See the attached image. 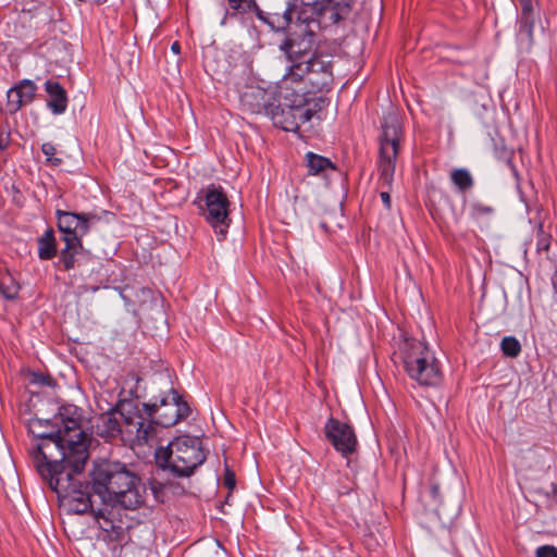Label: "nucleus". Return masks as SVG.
<instances>
[{
	"label": "nucleus",
	"instance_id": "obj_1",
	"mask_svg": "<svg viewBox=\"0 0 557 557\" xmlns=\"http://www.w3.org/2000/svg\"><path fill=\"white\" fill-rule=\"evenodd\" d=\"M28 426L40 440L32 453L37 472L70 512L85 513L91 506L83 491L89 450L81 410L74 405L61 406L50 432H39L41 419L30 420Z\"/></svg>",
	"mask_w": 557,
	"mask_h": 557
},
{
	"label": "nucleus",
	"instance_id": "obj_2",
	"mask_svg": "<svg viewBox=\"0 0 557 557\" xmlns=\"http://www.w3.org/2000/svg\"><path fill=\"white\" fill-rule=\"evenodd\" d=\"M91 488L84 481L83 491L91 506V512L99 528L119 537L124 531L120 508L135 510L145 503L146 487L141 480L121 462L102 461L91 472Z\"/></svg>",
	"mask_w": 557,
	"mask_h": 557
},
{
	"label": "nucleus",
	"instance_id": "obj_3",
	"mask_svg": "<svg viewBox=\"0 0 557 557\" xmlns=\"http://www.w3.org/2000/svg\"><path fill=\"white\" fill-rule=\"evenodd\" d=\"M207 459L198 437L182 435L156 451V463L176 478H188Z\"/></svg>",
	"mask_w": 557,
	"mask_h": 557
},
{
	"label": "nucleus",
	"instance_id": "obj_4",
	"mask_svg": "<svg viewBox=\"0 0 557 557\" xmlns=\"http://www.w3.org/2000/svg\"><path fill=\"white\" fill-rule=\"evenodd\" d=\"M403 359L408 375L420 385L435 386L441 383L440 363L425 342L407 339L403 347Z\"/></svg>",
	"mask_w": 557,
	"mask_h": 557
},
{
	"label": "nucleus",
	"instance_id": "obj_5",
	"mask_svg": "<svg viewBox=\"0 0 557 557\" xmlns=\"http://www.w3.org/2000/svg\"><path fill=\"white\" fill-rule=\"evenodd\" d=\"M403 129L399 116L395 111L387 112L382 120V134L380 136L379 168L381 178L386 184L393 181L396 159L400 149Z\"/></svg>",
	"mask_w": 557,
	"mask_h": 557
},
{
	"label": "nucleus",
	"instance_id": "obj_6",
	"mask_svg": "<svg viewBox=\"0 0 557 557\" xmlns=\"http://www.w3.org/2000/svg\"><path fill=\"white\" fill-rule=\"evenodd\" d=\"M143 406L146 414L152 420V424H159L163 428L175 425L190 413L188 404L182 399L173 387L169 388L166 395L161 394L156 397L153 403L143 404Z\"/></svg>",
	"mask_w": 557,
	"mask_h": 557
},
{
	"label": "nucleus",
	"instance_id": "obj_7",
	"mask_svg": "<svg viewBox=\"0 0 557 557\" xmlns=\"http://www.w3.org/2000/svg\"><path fill=\"white\" fill-rule=\"evenodd\" d=\"M307 77L313 88L323 89L333 81L332 63L327 55L313 54L306 61L296 62L289 66V72L284 76V83Z\"/></svg>",
	"mask_w": 557,
	"mask_h": 557
},
{
	"label": "nucleus",
	"instance_id": "obj_8",
	"mask_svg": "<svg viewBox=\"0 0 557 557\" xmlns=\"http://www.w3.org/2000/svg\"><path fill=\"white\" fill-rule=\"evenodd\" d=\"M121 410L122 428L120 438L124 443L144 445L156 435V428L152 422H146V419L132 401H121Z\"/></svg>",
	"mask_w": 557,
	"mask_h": 557
},
{
	"label": "nucleus",
	"instance_id": "obj_9",
	"mask_svg": "<svg viewBox=\"0 0 557 557\" xmlns=\"http://www.w3.org/2000/svg\"><path fill=\"white\" fill-rule=\"evenodd\" d=\"M200 201L205 202L206 220L215 228L216 233L224 236L228 226L230 201L223 188L213 184L207 186L197 195L195 202Z\"/></svg>",
	"mask_w": 557,
	"mask_h": 557
},
{
	"label": "nucleus",
	"instance_id": "obj_10",
	"mask_svg": "<svg viewBox=\"0 0 557 557\" xmlns=\"http://www.w3.org/2000/svg\"><path fill=\"white\" fill-rule=\"evenodd\" d=\"M314 37L315 34L310 28V24L299 22L295 24L280 48L285 52L292 64L302 62L300 59L311 51Z\"/></svg>",
	"mask_w": 557,
	"mask_h": 557
},
{
	"label": "nucleus",
	"instance_id": "obj_11",
	"mask_svg": "<svg viewBox=\"0 0 557 557\" xmlns=\"http://www.w3.org/2000/svg\"><path fill=\"white\" fill-rule=\"evenodd\" d=\"M315 18L322 28H327L345 21L351 13L352 0H318L312 7Z\"/></svg>",
	"mask_w": 557,
	"mask_h": 557
},
{
	"label": "nucleus",
	"instance_id": "obj_12",
	"mask_svg": "<svg viewBox=\"0 0 557 557\" xmlns=\"http://www.w3.org/2000/svg\"><path fill=\"white\" fill-rule=\"evenodd\" d=\"M324 434L326 440L343 457H348L356 451L358 445L357 436L348 423L331 417L324 425Z\"/></svg>",
	"mask_w": 557,
	"mask_h": 557
},
{
	"label": "nucleus",
	"instance_id": "obj_13",
	"mask_svg": "<svg viewBox=\"0 0 557 557\" xmlns=\"http://www.w3.org/2000/svg\"><path fill=\"white\" fill-rule=\"evenodd\" d=\"M58 227L63 233V240L71 237L79 238L86 235L91 225L100 221L97 213H74L63 210H57Z\"/></svg>",
	"mask_w": 557,
	"mask_h": 557
},
{
	"label": "nucleus",
	"instance_id": "obj_14",
	"mask_svg": "<svg viewBox=\"0 0 557 557\" xmlns=\"http://www.w3.org/2000/svg\"><path fill=\"white\" fill-rule=\"evenodd\" d=\"M37 91L36 84L30 79H23L7 92V108L11 114L20 111L24 106L32 103Z\"/></svg>",
	"mask_w": 557,
	"mask_h": 557
},
{
	"label": "nucleus",
	"instance_id": "obj_15",
	"mask_svg": "<svg viewBox=\"0 0 557 557\" xmlns=\"http://www.w3.org/2000/svg\"><path fill=\"white\" fill-rule=\"evenodd\" d=\"M120 413H122L121 401L116 407L100 414L96 424L99 436L107 441L120 437L122 428V416Z\"/></svg>",
	"mask_w": 557,
	"mask_h": 557
},
{
	"label": "nucleus",
	"instance_id": "obj_16",
	"mask_svg": "<svg viewBox=\"0 0 557 557\" xmlns=\"http://www.w3.org/2000/svg\"><path fill=\"white\" fill-rule=\"evenodd\" d=\"M240 99L243 104L252 113L260 114L264 112L268 114L272 110V94L262 88H250L242 95Z\"/></svg>",
	"mask_w": 557,
	"mask_h": 557
},
{
	"label": "nucleus",
	"instance_id": "obj_17",
	"mask_svg": "<svg viewBox=\"0 0 557 557\" xmlns=\"http://www.w3.org/2000/svg\"><path fill=\"white\" fill-rule=\"evenodd\" d=\"M45 90L48 94L47 107L55 114H63L67 109V94L61 84L54 79L45 83Z\"/></svg>",
	"mask_w": 557,
	"mask_h": 557
},
{
	"label": "nucleus",
	"instance_id": "obj_18",
	"mask_svg": "<svg viewBox=\"0 0 557 557\" xmlns=\"http://www.w3.org/2000/svg\"><path fill=\"white\" fill-rule=\"evenodd\" d=\"M287 114L288 116H292L290 121H282L283 129L286 132H297L300 126L307 122H309L314 112L302 106H290L287 107V111L283 112V115Z\"/></svg>",
	"mask_w": 557,
	"mask_h": 557
},
{
	"label": "nucleus",
	"instance_id": "obj_19",
	"mask_svg": "<svg viewBox=\"0 0 557 557\" xmlns=\"http://www.w3.org/2000/svg\"><path fill=\"white\" fill-rule=\"evenodd\" d=\"M536 0H520L521 17L519 33L532 39L534 27V8Z\"/></svg>",
	"mask_w": 557,
	"mask_h": 557
},
{
	"label": "nucleus",
	"instance_id": "obj_20",
	"mask_svg": "<svg viewBox=\"0 0 557 557\" xmlns=\"http://www.w3.org/2000/svg\"><path fill=\"white\" fill-rule=\"evenodd\" d=\"M65 246L61 250L60 262L63 264L65 270H70L74 268L75 264V255H77L82 249V242L79 238L71 237L70 239L64 240Z\"/></svg>",
	"mask_w": 557,
	"mask_h": 557
},
{
	"label": "nucleus",
	"instance_id": "obj_21",
	"mask_svg": "<svg viewBox=\"0 0 557 557\" xmlns=\"http://www.w3.org/2000/svg\"><path fill=\"white\" fill-rule=\"evenodd\" d=\"M295 9L284 7L282 14H273L263 21L275 32L285 30L292 23V13Z\"/></svg>",
	"mask_w": 557,
	"mask_h": 557
},
{
	"label": "nucleus",
	"instance_id": "obj_22",
	"mask_svg": "<svg viewBox=\"0 0 557 557\" xmlns=\"http://www.w3.org/2000/svg\"><path fill=\"white\" fill-rule=\"evenodd\" d=\"M306 158L309 173L312 175H317L326 169H335L331 160L325 157L308 152Z\"/></svg>",
	"mask_w": 557,
	"mask_h": 557
},
{
	"label": "nucleus",
	"instance_id": "obj_23",
	"mask_svg": "<svg viewBox=\"0 0 557 557\" xmlns=\"http://www.w3.org/2000/svg\"><path fill=\"white\" fill-rule=\"evenodd\" d=\"M450 180L461 191L472 188L474 182L471 173L467 169H455L450 173Z\"/></svg>",
	"mask_w": 557,
	"mask_h": 557
},
{
	"label": "nucleus",
	"instance_id": "obj_24",
	"mask_svg": "<svg viewBox=\"0 0 557 557\" xmlns=\"http://www.w3.org/2000/svg\"><path fill=\"white\" fill-rule=\"evenodd\" d=\"M38 255L42 260H50L55 255L54 238L52 232L45 233L38 240Z\"/></svg>",
	"mask_w": 557,
	"mask_h": 557
},
{
	"label": "nucleus",
	"instance_id": "obj_25",
	"mask_svg": "<svg viewBox=\"0 0 557 557\" xmlns=\"http://www.w3.org/2000/svg\"><path fill=\"white\" fill-rule=\"evenodd\" d=\"M20 285L13 280L10 274H5L0 278V292L7 299H14L17 297Z\"/></svg>",
	"mask_w": 557,
	"mask_h": 557
},
{
	"label": "nucleus",
	"instance_id": "obj_26",
	"mask_svg": "<svg viewBox=\"0 0 557 557\" xmlns=\"http://www.w3.org/2000/svg\"><path fill=\"white\" fill-rule=\"evenodd\" d=\"M500 349L506 357L516 358L521 352V345L513 336H506L500 343Z\"/></svg>",
	"mask_w": 557,
	"mask_h": 557
},
{
	"label": "nucleus",
	"instance_id": "obj_27",
	"mask_svg": "<svg viewBox=\"0 0 557 557\" xmlns=\"http://www.w3.org/2000/svg\"><path fill=\"white\" fill-rule=\"evenodd\" d=\"M228 8L236 13H246L255 8L257 3L255 0H226Z\"/></svg>",
	"mask_w": 557,
	"mask_h": 557
},
{
	"label": "nucleus",
	"instance_id": "obj_28",
	"mask_svg": "<svg viewBox=\"0 0 557 557\" xmlns=\"http://www.w3.org/2000/svg\"><path fill=\"white\" fill-rule=\"evenodd\" d=\"M41 151L46 156L47 161L53 165H60L62 163V159L57 158V148L51 143H45L41 145Z\"/></svg>",
	"mask_w": 557,
	"mask_h": 557
},
{
	"label": "nucleus",
	"instance_id": "obj_29",
	"mask_svg": "<svg viewBox=\"0 0 557 557\" xmlns=\"http://www.w3.org/2000/svg\"><path fill=\"white\" fill-rule=\"evenodd\" d=\"M471 210H472L473 216H475V218H481L483 215H490L494 212V209L491 206H487V205H484L481 202L473 203L471 207Z\"/></svg>",
	"mask_w": 557,
	"mask_h": 557
},
{
	"label": "nucleus",
	"instance_id": "obj_30",
	"mask_svg": "<svg viewBox=\"0 0 557 557\" xmlns=\"http://www.w3.org/2000/svg\"><path fill=\"white\" fill-rule=\"evenodd\" d=\"M278 107L276 108V111L273 112V110L270 111V113L273 114V121H274V124L280 126L282 129H283V124H282V121H290L292 120V116H288L287 114L283 115V112L284 111H287V108H282L278 112Z\"/></svg>",
	"mask_w": 557,
	"mask_h": 557
},
{
	"label": "nucleus",
	"instance_id": "obj_31",
	"mask_svg": "<svg viewBox=\"0 0 557 557\" xmlns=\"http://www.w3.org/2000/svg\"><path fill=\"white\" fill-rule=\"evenodd\" d=\"M536 557H557V549L550 545L540 546L536 549Z\"/></svg>",
	"mask_w": 557,
	"mask_h": 557
},
{
	"label": "nucleus",
	"instance_id": "obj_32",
	"mask_svg": "<svg viewBox=\"0 0 557 557\" xmlns=\"http://www.w3.org/2000/svg\"><path fill=\"white\" fill-rule=\"evenodd\" d=\"M151 491L154 494L156 498H159V493L165 487V484L158 481L157 478H153L150 482Z\"/></svg>",
	"mask_w": 557,
	"mask_h": 557
},
{
	"label": "nucleus",
	"instance_id": "obj_33",
	"mask_svg": "<svg viewBox=\"0 0 557 557\" xmlns=\"http://www.w3.org/2000/svg\"><path fill=\"white\" fill-rule=\"evenodd\" d=\"M224 483L227 487L233 488L235 486V475L231 471H226Z\"/></svg>",
	"mask_w": 557,
	"mask_h": 557
},
{
	"label": "nucleus",
	"instance_id": "obj_34",
	"mask_svg": "<svg viewBox=\"0 0 557 557\" xmlns=\"http://www.w3.org/2000/svg\"><path fill=\"white\" fill-rule=\"evenodd\" d=\"M54 423V419L51 420H41V426H39V432H50L52 430V425Z\"/></svg>",
	"mask_w": 557,
	"mask_h": 557
},
{
	"label": "nucleus",
	"instance_id": "obj_35",
	"mask_svg": "<svg viewBox=\"0 0 557 557\" xmlns=\"http://www.w3.org/2000/svg\"><path fill=\"white\" fill-rule=\"evenodd\" d=\"M430 495L435 500H440V487L437 484H432L430 487Z\"/></svg>",
	"mask_w": 557,
	"mask_h": 557
},
{
	"label": "nucleus",
	"instance_id": "obj_36",
	"mask_svg": "<svg viewBox=\"0 0 557 557\" xmlns=\"http://www.w3.org/2000/svg\"><path fill=\"white\" fill-rule=\"evenodd\" d=\"M380 196H381V199H382L383 203L385 205V207L389 208L391 207L389 194L386 191H382Z\"/></svg>",
	"mask_w": 557,
	"mask_h": 557
},
{
	"label": "nucleus",
	"instance_id": "obj_37",
	"mask_svg": "<svg viewBox=\"0 0 557 557\" xmlns=\"http://www.w3.org/2000/svg\"><path fill=\"white\" fill-rule=\"evenodd\" d=\"M297 5V0H284V7L288 9H295Z\"/></svg>",
	"mask_w": 557,
	"mask_h": 557
},
{
	"label": "nucleus",
	"instance_id": "obj_38",
	"mask_svg": "<svg viewBox=\"0 0 557 557\" xmlns=\"http://www.w3.org/2000/svg\"><path fill=\"white\" fill-rule=\"evenodd\" d=\"M171 49L174 53H180V50H181V46L177 41L173 42L172 46H171Z\"/></svg>",
	"mask_w": 557,
	"mask_h": 557
},
{
	"label": "nucleus",
	"instance_id": "obj_39",
	"mask_svg": "<svg viewBox=\"0 0 557 557\" xmlns=\"http://www.w3.org/2000/svg\"><path fill=\"white\" fill-rule=\"evenodd\" d=\"M557 493V488L555 485H552V494L555 495Z\"/></svg>",
	"mask_w": 557,
	"mask_h": 557
}]
</instances>
